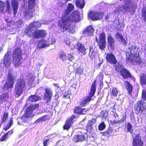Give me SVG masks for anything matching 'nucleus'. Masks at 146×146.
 <instances>
[{"label": "nucleus", "instance_id": "f257e3e1", "mask_svg": "<svg viewBox=\"0 0 146 146\" xmlns=\"http://www.w3.org/2000/svg\"><path fill=\"white\" fill-rule=\"evenodd\" d=\"M80 15L79 12L75 11L72 13L71 15L68 16L62 17L61 20L58 22L60 25V30L63 32L67 30L69 32H71L73 30V27L71 25L72 22H76L79 21Z\"/></svg>", "mask_w": 146, "mask_h": 146}, {"label": "nucleus", "instance_id": "f03ea898", "mask_svg": "<svg viewBox=\"0 0 146 146\" xmlns=\"http://www.w3.org/2000/svg\"><path fill=\"white\" fill-rule=\"evenodd\" d=\"M125 5L121 7H118L117 11L119 13L122 12L125 13L127 12L134 13V9L136 7V5L135 3L131 2V0H124Z\"/></svg>", "mask_w": 146, "mask_h": 146}, {"label": "nucleus", "instance_id": "7ed1b4c3", "mask_svg": "<svg viewBox=\"0 0 146 146\" xmlns=\"http://www.w3.org/2000/svg\"><path fill=\"white\" fill-rule=\"evenodd\" d=\"M25 82L23 77L17 79L15 86V91L16 93L15 96L18 97L23 93L25 89Z\"/></svg>", "mask_w": 146, "mask_h": 146}, {"label": "nucleus", "instance_id": "20e7f679", "mask_svg": "<svg viewBox=\"0 0 146 146\" xmlns=\"http://www.w3.org/2000/svg\"><path fill=\"white\" fill-rule=\"evenodd\" d=\"M39 105L37 104L31 105L27 108L25 113L22 117V120L24 122H27L31 119V117L34 115L33 112L35 109H37Z\"/></svg>", "mask_w": 146, "mask_h": 146}, {"label": "nucleus", "instance_id": "39448f33", "mask_svg": "<svg viewBox=\"0 0 146 146\" xmlns=\"http://www.w3.org/2000/svg\"><path fill=\"white\" fill-rule=\"evenodd\" d=\"M16 78V77L13 74L12 69H9L8 71V80L3 87L4 91L10 90L11 88L13 87L14 80Z\"/></svg>", "mask_w": 146, "mask_h": 146}, {"label": "nucleus", "instance_id": "423d86ee", "mask_svg": "<svg viewBox=\"0 0 146 146\" xmlns=\"http://www.w3.org/2000/svg\"><path fill=\"white\" fill-rule=\"evenodd\" d=\"M31 32L27 33V35L30 37L33 36L35 39L44 38L46 36L47 34L46 32L42 29L33 30Z\"/></svg>", "mask_w": 146, "mask_h": 146}, {"label": "nucleus", "instance_id": "0eeeda50", "mask_svg": "<svg viewBox=\"0 0 146 146\" xmlns=\"http://www.w3.org/2000/svg\"><path fill=\"white\" fill-rule=\"evenodd\" d=\"M21 50L19 48H16L14 50L13 54L14 65L16 66L21 64L20 60L22 59Z\"/></svg>", "mask_w": 146, "mask_h": 146}, {"label": "nucleus", "instance_id": "6e6552de", "mask_svg": "<svg viewBox=\"0 0 146 146\" xmlns=\"http://www.w3.org/2000/svg\"><path fill=\"white\" fill-rule=\"evenodd\" d=\"M11 52L10 51L7 52L4 56V60L0 63V70H3L4 69V67L5 66L7 68L9 67L11 63Z\"/></svg>", "mask_w": 146, "mask_h": 146}, {"label": "nucleus", "instance_id": "1a4fd4ad", "mask_svg": "<svg viewBox=\"0 0 146 146\" xmlns=\"http://www.w3.org/2000/svg\"><path fill=\"white\" fill-rule=\"evenodd\" d=\"M146 106V103L144 100L139 101L135 106V113L137 115H141Z\"/></svg>", "mask_w": 146, "mask_h": 146}, {"label": "nucleus", "instance_id": "9d476101", "mask_svg": "<svg viewBox=\"0 0 146 146\" xmlns=\"http://www.w3.org/2000/svg\"><path fill=\"white\" fill-rule=\"evenodd\" d=\"M138 47L135 46H130L127 50L126 56L137 58L139 56V52L138 51Z\"/></svg>", "mask_w": 146, "mask_h": 146}, {"label": "nucleus", "instance_id": "9b49d317", "mask_svg": "<svg viewBox=\"0 0 146 146\" xmlns=\"http://www.w3.org/2000/svg\"><path fill=\"white\" fill-rule=\"evenodd\" d=\"M115 109L113 110L112 115L114 117L115 119L113 121H111V123L113 124H115L116 123H121L124 122L126 119V114H123L122 118L119 119L118 115L116 112H115Z\"/></svg>", "mask_w": 146, "mask_h": 146}, {"label": "nucleus", "instance_id": "f8f14e48", "mask_svg": "<svg viewBox=\"0 0 146 146\" xmlns=\"http://www.w3.org/2000/svg\"><path fill=\"white\" fill-rule=\"evenodd\" d=\"M96 81L95 80L93 82L91 87L89 95L83 98L87 104L91 100L92 98L95 93L96 91Z\"/></svg>", "mask_w": 146, "mask_h": 146}, {"label": "nucleus", "instance_id": "ddd939ff", "mask_svg": "<svg viewBox=\"0 0 146 146\" xmlns=\"http://www.w3.org/2000/svg\"><path fill=\"white\" fill-rule=\"evenodd\" d=\"M41 23L38 21H35L29 25L25 30V33L27 34L29 33H31L33 30H35L36 28H39L41 26Z\"/></svg>", "mask_w": 146, "mask_h": 146}, {"label": "nucleus", "instance_id": "4468645a", "mask_svg": "<svg viewBox=\"0 0 146 146\" xmlns=\"http://www.w3.org/2000/svg\"><path fill=\"white\" fill-rule=\"evenodd\" d=\"M103 14L101 12H90L89 14V18L93 21L101 19L103 17Z\"/></svg>", "mask_w": 146, "mask_h": 146}, {"label": "nucleus", "instance_id": "2eb2a0df", "mask_svg": "<svg viewBox=\"0 0 146 146\" xmlns=\"http://www.w3.org/2000/svg\"><path fill=\"white\" fill-rule=\"evenodd\" d=\"M44 90L45 92L44 96V99L46 102V103L50 102L53 96L52 90L50 88H46Z\"/></svg>", "mask_w": 146, "mask_h": 146}, {"label": "nucleus", "instance_id": "dca6fc26", "mask_svg": "<svg viewBox=\"0 0 146 146\" xmlns=\"http://www.w3.org/2000/svg\"><path fill=\"white\" fill-rule=\"evenodd\" d=\"M6 5V9L8 13H10L12 12V10L10 6L9 3L8 1H6L5 3H4L1 1H0V11H3L5 9V5Z\"/></svg>", "mask_w": 146, "mask_h": 146}, {"label": "nucleus", "instance_id": "f3484780", "mask_svg": "<svg viewBox=\"0 0 146 146\" xmlns=\"http://www.w3.org/2000/svg\"><path fill=\"white\" fill-rule=\"evenodd\" d=\"M143 142L141 140V137L137 134L133 138V146H143Z\"/></svg>", "mask_w": 146, "mask_h": 146}, {"label": "nucleus", "instance_id": "a211bd4d", "mask_svg": "<svg viewBox=\"0 0 146 146\" xmlns=\"http://www.w3.org/2000/svg\"><path fill=\"white\" fill-rule=\"evenodd\" d=\"M85 134L82 133L81 132L78 133L77 135H75L72 139V140L75 142H81L85 140L84 135Z\"/></svg>", "mask_w": 146, "mask_h": 146}, {"label": "nucleus", "instance_id": "6ab92c4d", "mask_svg": "<svg viewBox=\"0 0 146 146\" xmlns=\"http://www.w3.org/2000/svg\"><path fill=\"white\" fill-rule=\"evenodd\" d=\"M106 59L107 61L111 64H116L117 62L115 56L111 53L107 54Z\"/></svg>", "mask_w": 146, "mask_h": 146}, {"label": "nucleus", "instance_id": "aec40b11", "mask_svg": "<svg viewBox=\"0 0 146 146\" xmlns=\"http://www.w3.org/2000/svg\"><path fill=\"white\" fill-rule=\"evenodd\" d=\"M76 118V116L72 115L70 118L66 122L63 126L64 129L68 130L70 128V126H72L74 121V119Z\"/></svg>", "mask_w": 146, "mask_h": 146}, {"label": "nucleus", "instance_id": "412c9836", "mask_svg": "<svg viewBox=\"0 0 146 146\" xmlns=\"http://www.w3.org/2000/svg\"><path fill=\"white\" fill-rule=\"evenodd\" d=\"M94 31L92 26L90 25L83 32V34L84 36L89 37L93 35Z\"/></svg>", "mask_w": 146, "mask_h": 146}, {"label": "nucleus", "instance_id": "4be33fe9", "mask_svg": "<svg viewBox=\"0 0 146 146\" xmlns=\"http://www.w3.org/2000/svg\"><path fill=\"white\" fill-rule=\"evenodd\" d=\"M74 9V5L71 3H69L68 4L67 9L65 10L64 12L62 13V17L67 16Z\"/></svg>", "mask_w": 146, "mask_h": 146}, {"label": "nucleus", "instance_id": "5701e85b", "mask_svg": "<svg viewBox=\"0 0 146 146\" xmlns=\"http://www.w3.org/2000/svg\"><path fill=\"white\" fill-rule=\"evenodd\" d=\"M33 8L29 7V8L25 11L24 16L26 19H30L33 16V12L34 11Z\"/></svg>", "mask_w": 146, "mask_h": 146}, {"label": "nucleus", "instance_id": "b1692460", "mask_svg": "<svg viewBox=\"0 0 146 146\" xmlns=\"http://www.w3.org/2000/svg\"><path fill=\"white\" fill-rule=\"evenodd\" d=\"M12 7L14 12L15 16L17 13L19 7V2L18 0H13L11 2Z\"/></svg>", "mask_w": 146, "mask_h": 146}, {"label": "nucleus", "instance_id": "393cba45", "mask_svg": "<svg viewBox=\"0 0 146 146\" xmlns=\"http://www.w3.org/2000/svg\"><path fill=\"white\" fill-rule=\"evenodd\" d=\"M77 49L78 51L83 53L84 55L86 54V49L84 46V44L80 42H78L77 44Z\"/></svg>", "mask_w": 146, "mask_h": 146}, {"label": "nucleus", "instance_id": "a878e982", "mask_svg": "<svg viewBox=\"0 0 146 146\" xmlns=\"http://www.w3.org/2000/svg\"><path fill=\"white\" fill-rule=\"evenodd\" d=\"M120 73V75L125 78H131L132 77V76L130 74L129 72L124 68H123Z\"/></svg>", "mask_w": 146, "mask_h": 146}, {"label": "nucleus", "instance_id": "bb28decb", "mask_svg": "<svg viewBox=\"0 0 146 146\" xmlns=\"http://www.w3.org/2000/svg\"><path fill=\"white\" fill-rule=\"evenodd\" d=\"M88 110H86V109L81 108L80 107H76L75 108L74 112L75 113L83 115L86 114Z\"/></svg>", "mask_w": 146, "mask_h": 146}, {"label": "nucleus", "instance_id": "cd10ccee", "mask_svg": "<svg viewBox=\"0 0 146 146\" xmlns=\"http://www.w3.org/2000/svg\"><path fill=\"white\" fill-rule=\"evenodd\" d=\"M49 45L48 44L47 42L44 39L40 40L38 42L37 47V48H41L45 47H48Z\"/></svg>", "mask_w": 146, "mask_h": 146}, {"label": "nucleus", "instance_id": "c85d7f7f", "mask_svg": "<svg viewBox=\"0 0 146 146\" xmlns=\"http://www.w3.org/2000/svg\"><path fill=\"white\" fill-rule=\"evenodd\" d=\"M116 38L120 41L124 45H126L127 42L123 38L122 35L120 33H117L115 35Z\"/></svg>", "mask_w": 146, "mask_h": 146}, {"label": "nucleus", "instance_id": "c756f323", "mask_svg": "<svg viewBox=\"0 0 146 146\" xmlns=\"http://www.w3.org/2000/svg\"><path fill=\"white\" fill-rule=\"evenodd\" d=\"M125 130L127 132L129 133L130 134H132L133 129L132 125L130 122H126L125 124Z\"/></svg>", "mask_w": 146, "mask_h": 146}, {"label": "nucleus", "instance_id": "7c9ffc66", "mask_svg": "<svg viewBox=\"0 0 146 146\" xmlns=\"http://www.w3.org/2000/svg\"><path fill=\"white\" fill-rule=\"evenodd\" d=\"M108 42L111 48L112 49H114V39L112 36H109L108 38Z\"/></svg>", "mask_w": 146, "mask_h": 146}, {"label": "nucleus", "instance_id": "2f4dec72", "mask_svg": "<svg viewBox=\"0 0 146 146\" xmlns=\"http://www.w3.org/2000/svg\"><path fill=\"white\" fill-rule=\"evenodd\" d=\"M40 99V97L37 95H31L29 97L28 101L27 102V103L29 101L31 102H36L39 100Z\"/></svg>", "mask_w": 146, "mask_h": 146}, {"label": "nucleus", "instance_id": "473e14b6", "mask_svg": "<svg viewBox=\"0 0 146 146\" xmlns=\"http://www.w3.org/2000/svg\"><path fill=\"white\" fill-rule=\"evenodd\" d=\"M49 119L48 115H45L38 119L35 121V123L36 124L40 122L45 121Z\"/></svg>", "mask_w": 146, "mask_h": 146}, {"label": "nucleus", "instance_id": "72a5a7b5", "mask_svg": "<svg viewBox=\"0 0 146 146\" xmlns=\"http://www.w3.org/2000/svg\"><path fill=\"white\" fill-rule=\"evenodd\" d=\"M125 84L126 86V88L129 95H131L133 90V87L128 81H125Z\"/></svg>", "mask_w": 146, "mask_h": 146}, {"label": "nucleus", "instance_id": "f704fd0d", "mask_svg": "<svg viewBox=\"0 0 146 146\" xmlns=\"http://www.w3.org/2000/svg\"><path fill=\"white\" fill-rule=\"evenodd\" d=\"M9 97L8 94L4 93L0 95V103L2 104L3 102H5Z\"/></svg>", "mask_w": 146, "mask_h": 146}, {"label": "nucleus", "instance_id": "c9c22d12", "mask_svg": "<svg viewBox=\"0 0 146 146\" xmlns=\"http://www.w3.org/2000/svg\"><path fill=\"white\" fill-rule=\"evenodd\" d=\"M76 4L77 6L80 9H82L84 6L85 2L84 0H76Z\"/></svg>", "mask_w": 146, "mask_h": 146}, {"label": "nucleus", "instance_id": "e433bc0d", "mask_svg": "<svg viewBox=\"0 0 146 146\" xmlns=\"http://www.w3.org/2000/svg\"><path fill=\"white\" fill-rule=\"evenodd\" d=\"M59 57L60 60L64 62L67 59V55L63 51L60 52L59 54Z\"/></svg>", "mask_w": 146, "mask_h": 146}, {"label": "nucleus", "instance_id": "4c0bfd02", "mask_svg": "<svg viewBox=\"0 0 146 146\" xmlns=\"http://www.w3.org/2000/svg\"><path fill=\"white\" fill-rule=\"evenodd\" d=\"M140 82L142 85L146 84V75L141 74L140 76Z\"/></svg>", "mask_w": 146, "mask_h": 146}, {"label": "nucleus", "instance_id": "58836bf2", "mask_svg": "<svg viewBox=\"0 0 146 146\" xmlns=\"http://www.w3.org/2000/svg\"><path fill=\"white\" fill-rule=\"evenodd\" d=\"M113 131L111 127H109L107 131H106L102 133L103 135L109 137L112 135Z\"/></svg>", "mask_w": 146, "mask_h": 146}, {"label": "nucleus", "instance_id": "ea45409f", "mask_svg": "<svg viewBox=\"0 0 146 146\" xmlns=\"http://www.w3.org/2000/svg\"><path fill=\"white\" fill-rule=\"evenodd\" d=\"M108 113L106 110L103 111L100 113V116L102 118L103 120L106 119L108 116Z\"/></svg>", "mask_w": 146, "mask_h": 146}, {"label": "nucleus", "instance_id": "a19ab883", "mask_svg": "<svg viewBox=\"0 0 146 146\" xmlns=\"http://www.w3.org/2000/svg\"><path fill=\"white\" fill-rule=\"evenodd\" d=\"M115 70L118 72H120L121 71V70L123 68H124L123 67L121 64L119 62H118L115 66Z\"/></svg>", "mask_w": 146, "mask_h": 146}, {"label": "nucleus", "instance_id": "79ce46f5", "mask_svg": "<svg viewBox=\"0 0 146 146\" xmlns=\"http://www.w3.org/2000/svg\"><path fill=\"white\" fill-rule=\"evenodd\" d=\"M8 114L7 113H4L3 116L1 118V122L0 123V125H1L2 123H5L8 118Z\"/></svg>", "mask_w": 146, "mask_h": 146}, {"label": "nucleus", "instance_id": "37998d69", "mask_svg": "<svg viewBox=\"0 0 146 146\" xmlns=\"http://www.w3.org/2000/svg\"><path fill=\"white\" fill-rule=\"evenodd\" d=\"M99 46L101 50H104L106 47V41H99Z\"/></svg>", "mask_w": 146, "mask_h": 146}, {"label": "nucleus", "instance_id": "c03bdc74", "mask_svg": "<svg viewBox=\"0 0 146 146\" xmlns=\"http://www.w3.org/2000/svg\"><path fill=\"white\" fill-rule=\"evenodd\" d=\"M118 94V91L117 88H114L112 89L111 95L112 96L115 97L117 96Z\"/></svg>", "mask_w": 146, "mask_h": 146}, {"label": "nucleus", "instance_id": "a18cd8bd", "mask_svg": "<svg viewBox=\"0 0 146 146\" xmlns=\"http://www.w3.org/2000/svg\"><path fill=\"white\" fill-rule=\"evenodd\" d=\"M89 55L91 58H93L95 55V52H94V49L91 47L89 49Z\"/></svg>", "mask_w": 146, "mask_h": 146}, {"label": "nucleus", "instance_id": "49530a36", "mask_svg": "<svg viewBox=\"0 0 146 146\" xmlns=\"http://www.w3.org/2000/svg\"><path fill=\"white\" fill-rule=\"evenodd\" d=\"M13 133L12 131H10L8 132L5 133L4 135H3L1 139V141H3L5 140V139L7 137L9 134H11Z\"/></svg>", "mask_w": 146, "mask_h": 146}, {"label": "nucleus", "instance_id": "de8ad7c7", "mask_svg": "<svg viewBox=\"0 0 146 146\" xmlns=\"http://www.w3.org/2000/svg\"><path fill=\"white\" fill-rule=\"evenodd\" d=\"M106 126L104 122L102 121L98 126V129L100 131L103 130L106 127Z\"/></svg>", "mask_w": 146, "mask_h": 146}, {"label": "nucleus", "instance_id": "09e8293b", "mask_svg": "<svg viewBox=\"0 0 146 146\" xmlns=\"http://www.w3.org/2000/svg\"><path fill=\"white\" fill-rule=\"evenodd\" d=\"M35 0H29L28 3L29 6L31 8H34L35 4Z\"/></svg>", "mask_w": 146, "mask_h": 146}, {"label": "nucleus", "instance_id": "8fccbe9b", "mask_svg": "<svg viewBox=\"0 0 146 146\" xmlns=\"http://www.w3.org/2000/svg\"><path fill=\"white\" fill-rule=\"evenodd\" d=\"M67 59L69 60L71 62H72L74 59V56L73 54H68L67 55Z\"/></svg>", "mask_w": 146, "mask_h": 146}, {"label": "nucleus", "instance_id": "3c124183", "mask_svg": "<svg viewBox=\"0 0 146 146\" xmlns=\"http://www.w3.org/2000/svg\"><path fill=\"white\" fill-rule=\"evenodd\" d=\"M106 41L105 39V34L104 33H102L100 34V35L99 41Z\"/></svg>", "mask_w": 146, "mask_h": 146}, {"label": "nucleus", "instance_id": "603ef678", "mask_svg": "<svg viewBox=\"0 0 146 146\" xmlns=\"http://www.w3.org/2000/svg\"><path fill=\"white\" fill-rule=\"evenodd\" d=\"M50 139H46L45 140H43V145L44 146H47L50 142Z\"/></svg>", "mask_w": 146, "mask_h": 146}, {"label": "nucleus", "instance_id": "864d4df0", "mask_svg": "<svg viewBox=\"0 0 146 146\" xmlns=\"http://www.w3.org/2000/svg\"><path fill=\"white\" fill-rule=\"evenodd\" d=\"M86 128L88 131H90L92 128V125L88 122L87 125H86Z\"/></svg>", "mask_w": 146, "mask_h": 146}, {"label": "nucleus", "instance_id": "5fc2aeb1", "mask_svg": "<svg viewBox=\"0 0 146 146\" xmlns=\"http://www.w3.org/2000/svg\"><path fill=\"white\" fill-rule=\"evenodd\" d=\"M142 98L143 99V100H145L146 101V90H143L142 92Z\"/></svg>", "mask_w": 146, "mask_h": 146}, {"label": "nucleus", "instance_id": "6e6d98bb", "mask_svg": "<svg viewBox=\"0 0 146 146\" xmlns=\"http://www.w3.org/2000/svg\"><path fill=\"white\" fill-rule=\"evenodd\" d=\"M142 12L143 16L144 17V20L146 22V8L143 10Z\"/></svg>", "mask_w": 146, "mask_h": 146}, {"label": "nucleus", "instance_id": "4d7b16f0", "mask_svg": "<svg viewBox=\"0 0 146 146\" xmlns=\"http://www.w3.org/2000/svg\"><path fill=\"white\" fill-rule=\"evenodd\" d=\"M88 122L92 125L96 123V119L94 118H92Z\"/></svg>", "mask_w": 146, "mask_h": 146}, {"label": "nucleus", "instance_id": "13d9d810", "mask_svg": "<svg viewBox=\"0 0 146 146\" xmlns=\"http://www.w3.org/2000/svg\"><path fill=\"white\" fill-rule=\"evenodd\" d=\"M87 103L83 99L82 101L80 102V106L81 107L84 106Z\"/></svg>", "mask_w": 146, "mask_h": 146}, {"label": "nucleus", "instance_id": "bf43d9fd", "mask_svg": "<svg viewBox=\"0 0 146 146\" xmlns=\"http://www.w3.org/2000/svg\"><path fill=\"white\" fill-rule=\"evenodd\" d=\"M77 73L81 74L82 73V69L80 67L77 68L76 70Z\"/></svg>", "mask_w": 146, "mask_h": 146}, {"label": "nucleus", "instance_id": "052dcab7", "mask_svg": "<svg viewBox=\"0 0 146 146\" xmlns=\"http://www.w3.org/2000/svg\"><path fill=\"white\" fill-rule=\"evenodd\" d=\"M23 22L22 20L20 19L17 21L16 24L17 25H20L22 24Z\"/></svg>", "mask_w": 146, "mask_h": 146}, {"label": "nucleus", "instance_id": "680f3d73", "mask_svg": "<svg viewBox=\"0 0 146 146\" xmlns=\"http://www.w3.org/2000/svg\"><path fill=\"white\" fill-rule=\"evenodd\" d=\"M64 41L66 45H68V46L70 45L71 43L68 39H65L64 40Z\"/></svg>", "mask_w": 146, "mask_h": 146}, {"label": "nucleus", "instance_id": "e2e57ef3", "mask_svg": "<svg viewBox=\"0 0 146 146\" xmlns=\"http://www.w3.org/2000/svg\"><path fill=\"white\" fill-rule=\"evenodd\" d=\"M135 62L137 64H140L142 63V61L141 59H136L135 60Z\"/></svg>", "mask_w": 146, "mask_h": 146}, {"label": "nucleus", "instance_id": "0e129e2a", "mask_svg": "<svg viewBox=\"0 0 146 146\" xmlns=\"http://www.w3.org/2000/svg\"><path fill=\"white\" fill-rule=\"evenodd\" d=\"M120 27L118 26V28L119 30L121 31H123V29L124 25L123 24H121V25H119Z\"/></svg>", "mask_w": 146, "mask_h": 146}, {"label": "nucleus", "instance_id": "69168bd1", "mask_svg": "<svg viewBox=\"0 0 146 146\" xmlns=\"http://www.w3.org/2000/svg\"><path fill=\"white\" fill-rule=\"evenodd\" d=\"M13 118H11L10 119V121L9 123L8 124H9V125L10 126H11L13 125Z\"/></svg>", "mask_w": 146, "mask_h": 146}, {"label": "nucleus", "instance_id": "338daca9", "mask_svg": "<svg viewBox=\"0 0 146 146\" xmlns=\"http://www.w3.org/2000/svg\"><path fill=\"white\" fill-rule=\"evenodd\" d=\"M68 46L72 49L74 48L75 47V45L71 43H70V45H69Z\"/></svg>", "mask_w": 146, "mask_h": 146}, {"label": "nucleus", "instance_id": "774afa93", "mask_svg": "<svg viewBox=\"0 0 146 146\" xmlns=\"http://www.w3.org/2000/svg\"><path fill=\"white\" fill-rule=\"evenodd\" d=\"M10 127L11 126H10L9 125V124H8L7 126H6L3 129L6 131L7 130L9 129Z\"/></svg>", "mask_w": 146, "mask_h": 146}]
</instances>
